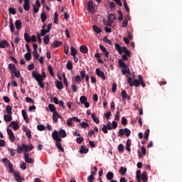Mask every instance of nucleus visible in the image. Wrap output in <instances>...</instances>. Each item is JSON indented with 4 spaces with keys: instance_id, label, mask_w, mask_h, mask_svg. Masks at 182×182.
I'll list each match as a JSON object with an SVG mask.
<instances>
[{
    "instance_id": "1",
    "label": "nucleus",
    "mask_w": 182,
    "mask_h": 182,
    "mask_svg": "<svg viewBox=\"0 0 182 182\" xmlns=\"http://www.w3.org/2000/svg\"><path fill=\"white\" fill-rule=\"evenodd\" d=\"M136 75L134 74H132V78L130 77H127V82L129 85L131 87H133V86H135V87H139V86H142V87H144L146 86V82L144 80H143V77L141 75H138V80L134 79Z\"/></svg>"
},
{
    "instance_id": "2",
    "label": "nucleus",
    "mask_w": 182,
    "mask_h": 182,
    "mask_svg": "<svg viewBox=\"0 0 182 182\" xmlns=\"http://www.w3.org/2000/svg\"><path fill=\"white\" fill-rule=\"evenodd\" d=\"M52 137L57 141L55 143L56 148L58 149V151H62V153H65V149L62 146V144H60V141H62V138L58 134V131L55 130L52 133Z\"/></svg>"
},
{
    "instance_id": "3",
    "label": "nucleus",
    "mask_w": 182,
    "mask_h": 182,
    "mask_svg": "<svg viewBox=\"0 0 182 182\" xmlns=\"http://www.w3.org/2000/svg\"><path fill=\"white\" fill-rule=\"evenodd\" d=\"M118 66L119 68H122V75H129V76H132V73H130V68L126 63H124V61L123 60L119 59L118 61Z\"/></svg>"
},
{
    "instance_id": "4",
    "label": "nucleus",
    "mask_w": 182,
    "mask_h": 182,
    "mask_svg": "<svg viewBox=\"0 0 182 182\" xmlns=\"http://www.w3.org/2000/svg\"><path fill=\"white\" fill-rule=\"evenodd\" d=\"M32 77L38 82V86L41 89H43L45 87V85L43 84V77L41 75V74H38V72L36 71H32Z\"/></svg>"
},
{
    "instance_id": "5",
    "label": "nucleus",
    "mask_w": 182,
    "mask_h": 182,
    "mask_svg": "<svg viewBox=\"0 0 182 182\" xmlns=\"http://www.w3.org/2000/svg\"><path fill=\"white\" fill-rule=\"evenodd\" d=\"M32 149H33V146L31 145L29 146L25 144H23L22 146H17V153L21 154L22 151H23V150H25V151H29L32 150Z\"/></svg>"
},
{
    "instance_id": "6",
    "label": "nucleus",
    "mask_w": 182,
    "mask_h": 182,
    "mask_svg": "<svg viewBox=\"0 0 182 182\" xmlns=\"http://www.w3.org/2000/svg\"><path fill=\"white\" fill-rule=\"evenodd\" d=\"M126 136V137H130V134H132V132L128 128L120 129L118 132V136L122 137V136Z\"/></svg>"
},
{
    "instance_id": "7",
    "label": "nucleus",
    "mask_w": 182,
    "mask_h": 182,
    "mask_svg": "<svg viewBox=\"0 0 182 182\" xmlns=\"http://www.w3.org/2000/svg\"><path fill=\"white\" fill-rule=\"evenodd\" d=\"M112 123L109 121H108L107 124H103L102 130L103 133H105V134H107V133H109L108 130H112Z\"/></svg>"
},
{
    "instance_id": "8",
    "label": "nucleus",
    "mask_w": 182,
    "mask_h": 182,
    "mask_svg": "<svg viewBox=\"0 0 182 182\" xmlns=\"http://www.w3.org/2000/svg\"><path fill=\"white\" fill-rule=\"evenodd\" d=\"M95 73L97 76L101 77L102 80H106V75H105V73L100 70V68H96Z\"/></svg>"
},
{
    "instance_id": "9",
    "label": "nucleus",
    "mask_w": 182,
    "mask_h": 182,
    "mask_svg": "<svg viewBox=\"0 0 182 182\" xmlns=\"http://www.w3.org/2000/svg\"><path fill=\"white\" fill-rule=\"evenodd\" d=\"M7 134L9 135V139L11 143H14V141H15V134H14L12 129H7Z\"/></svg>"
},
{
    "instance_id": "10",
    "label": "nucleus",
    "mask_w": 182,
    "mask_h": 182,
    "mask_svg": "<svg viewBox=\"0 0 182 182\" xmlns=\"http://www.w3.org/2000/svg\"><path fill=\"white\" fill-rule=\"evenodd\" d=\"M58 119H63V117H61V115H60L59 112H55L53 113V116H52V119L53 121V123H58Z\"/></svg>"
},
{
    "instance_id": "11",
    "label": "nucleus",
    "mask_w": 182,
    "mask_h": 182,
    "mask_svg": "<svg viewBox=\"0 0 182 182\" xmlns=\"http://www.w3.org/2000/svg\"><path fill=\"white\" fill-rule=\"evenodd\" d=\"M41 7V1L39 0L36 1V5H33V11L34 14H38L39 12V8Z\"/></svg>"
},
{
    "instance_id": "12",
    "label": "nucleus",
    "mask_w": 182,
    "mask_h": 182,
    "mask_svg": "<svg viewBox=\"0 0 182 182\" xmlns=\"http://www.w3.org/2000/svg\"><path fill=\"white\" fill-rule=\"evenodd\" d=\"M14 176L16 181H23V177L21 176L19 172L15 171Z\"/></svg>"
},
{
    "instance_id": "13",
    "label": "nucleus",
    "mask_w": 182,
    "mask_h": 182,
    "mask_svg": "<svg viewBox=\"0 0 182 182\" xmlns=\"http://www.w3.org/2000/svg\"><path fill=\"white\" fill-rule=\"evenodd\" d=\"M24 159H25V161L26 163H33V159L32 158L29 157V154L28 153H25L24 154Z\"/></svg>"
},
{
    "instance_id": "14",
    "label": "nucleus",
    "mask_w": 182,
    "mask_h": 182,
    "mask_svg": "<svg viewBox=\"0 0 182 182\" xmlns=\"http://www.w3.org/2000/svg\"><path fill=\"white\" fill-rule=\"evenodd\" d=\"M30 0H24V6H23V9L25 11H29L31 9V6H30Z\"/></svg>"
},
{
    "instance_id": "15",
    "label": "nucleus",
    "mask_w": 182,
    "mask_h": 182,
    "mask_svg": "<svg viewBox=\"0 0 182 182\" xmlns=\"http://www.w3.org/2000/svg\"><path fill=\"white\" fill-rule=\"evenodd\" d=\"M140 178L142 181H147V180H149V175H147V172L144 171L141 175Z\"/></svg>"
},
{
    "instance_id": "16",
    "label": "nucleus",
    "mask_w": 182,
    "mask_h": 182,
    "mask_svg": "<svg viewBox=\"0 0 182 182\" xmlns=\"http://www.w3.org/2000/svg\"><path fill=\"white\" fill-rule=\"evenodd\" d=\"M8 48V46H9V43L8 41H6V40H3L1 41H0V48Z\"/></svg>"
},
{
    "instance_id": "17",
    "label": "nucleus",
    "mask_w": 182,
    "mask_h": 182,
    "mask_svg": "<svg viewBox=\"0 0 182 182\" xmlns=\"http://www.w3.org/2000/svg\"><path fill=\"white\" fill-rule=\"evenodd\" d=\"M21 114L26 123H29V117H28V114L26 112L25 110H22Z\"/></svg>"
},
{
    "instance_id": "18",
    "label": "nucleus",
    "mask_w": 182,
    "mask_h": 182,
    "mask_svg": "<svg viewBox=\"0 0 182 182\" xmlns=\"http://www.w3.org/2000/svg\"><path fill=\"white\" fill-rule=\"evenodd\" d=\"M15 26L17 31L21 30V28H22V21H21L20 20H16L15 21Z\"/></svg>"
},
{
    "instance_id": "19",
    "label": "nucleus",
    "mask_w": 182,
    "mask_h": 182,
    "mask_svg": "<svg viewBox=\"0 0 182 182\" xmlns=\"http://www.w3.org/2000/svg\"><path fill=\"white\" fill-rule=\"evenodd\" d=\"M115 49L118 50L119 55L123 54V47H122V46H119V43L115 44Z\"/></svg>"
},
{
    "instance_id": "20",
    "label": "nucleus",
    "mask_w": 182,
    "mask_h": 182,
    "mask_svg": "<svg viewBox=\"0 0 182 182\" xmlns=\"http://www.w3.org/2000/svg\"><path fill=\"white\" fill-rule=\"evenodd\" d=\"M55 84L57 89H58L59 90H60V89H63V83H62L61 81L57 80L55 81Z\"/></svg>"
},
{
    "instance_id": "21",
    "label": "nucleus",
    "mask_w": 182,
    "mask_h": 182,
    "mask_svg": "<svg viewBox=\"0 0 182 182\" xmlns=\"http://www.w3.org/2000/svg\"><path fill=\"white\" fill-rule=\"evenodd\" d=\"M73 80H75V82H76V83H78V85H80V83H82V77L80 75H76L75 77H73Z\"/></svg>"
},
{
    "instance_id": "22",
    "label": "nucleus",
    "mask_w": 182,
    "mask_h": 182,
    "mask_svg": "<svg viewBox=\"0 0 182 182\" xmlns=\"http://www.w3.org/2000/svg\"><path fill=\"white\" fill-rule=\"evenodd\" d=\"M4 122H12V114H6L4 116Z\"/></svg>"
},
{
    "instance_id": "23",
    "label": "nucleus",
    "mask_w": 182,
    "mask_h": 182,
    "mask_svg": "<svg viewBox=\"0 0 182 182\" xmlns=\"http://www.w3.org/2000/svg\"><path fill=\"white\" fill-rule=\"evenodd\" d=\"M9 69L11 70V73H14V72L17 70L16 65H15V64H9Z\"/></svg>"
},
{
    "instance_id": "24",
    "label": "nucleus",
    "mask_w": 182,
    "mask_h": 182,
    "mask_svg": "<svg viewBox=\"0 0 182 182\" xmlns=\"http://www.w3.org/2000/svg\"><path fill=\"white\" fill-rule=\"evenodd\" d=\"M48 109H49L50 112H51V113H55V112H58L56 110V107H55L53 105V104L48 105Z\"/></svg>"
},
{
    "instance_id": "25",
    "label": "nucleus",
    "mask_w": 182,
    "mask_h": 182,
    "mask_svg": "<svg viewBox=\"0 0 182 182\" xmlns=\"http://www.w3.org/2000/svg\"><path fill=\"white\" fill-rule=\"evenodd\" d=\"M119 173H120L122 176H124V174H126V173H127V168L124 167V166H122V167L119 168Z\"/></svg>"
},
{
    "instance_id": "26",
    "label": "nucleus",
    "mask_w": 182,
    "mask_h": 182,
    "mask_svg": "<svg viewBox=\"0 0 182 182\" xmlns=\"http://www.w3.org/2000/svg\"><path fill=\"white\" fill-rule=\"evenodd\" d=\"M87 151H89V150L86 149V146H80V153L81 154H86V153H87Z\"/></svg>"
},
{
    "instance_id": "27",
    "label": "nucleus",
    "mask_w": 182,
    "mask_h": 182,
    "mask_svg": "<svg viewBox=\"0 0 182 182\" xmlns=\"http://www.w3.org/2000/svg\"><path fill=\"white\" fill-rule=\"evenodd\" d=\"M66 68L68 70H72L73 69V63H72V61L68 60L67 64H66Z\"/></svg>"
},
{
    "instance_id": "28",
    "label": "nucleus",
    "mask_w": 182,
    "mask_h": 182,
    "mask_svg": "<svg viewBox=\"0 0 182 182\" xmlns=\"http://www.w3.org/2000/svg\"><path fill=\"white\" fill-rule=\"evenodd\" d=\"M58 134H59L60 137L65 139V137H66V131H65V129H60L58 132Z\"/></svg>"
},
{
    "instance_id": "29",
    "label": "nucleus",
    "mask_w": 182,
    "mask_h": 182,
    "mask_svg": "<svg viewBox=\"0 0 182 182\" xmlns=\"http://www.w3.org/2000/svg\"><path fill=\"white\" fill-rule=\"evenodd\" d=\"M115 20H116V16H114V14H109V16H108L109 22L113 23L114 22Z\"/></svg>"
},
{
    "instance_id": "30",
    "label": "nucleus",
    "mask_w": 182,
    "mask_h": 182,
    "mask_svg": "<svg viewBox=\"0 0 182 182\" xmlns=\"http://www.w3.org/2000/svg\"><path fill=\"white\" fill-rule=\"evenodd\" d=\"M24 40L26 41V42H27V43H31V36H29V33H24Z\"/></svg>"
},
{
    "instance_id": "31",
    "label": "nucleus",
    "mask_w": 182,
    "mask_h": 182,
    "mask_svg": "<svg viewBox=\"0 0 182 182\" xmlns=\"http://www.w3.org/2000/svg\"><path fill=\"white\" fill-rule=\"evenodd\" d=\"M107 180H113V177H114V174H113V172L109 171L106 175Z\"/></svg>"
},
{
    "instance_id": "32",
    "label": "nucleus",
    "mask_w": 182,
    "mask_h": 182,
    "mask_svg": "<svg viewBox=\"0 0 182 182\" xmlns=\"http://www.w3.org/2000/svg\"><path fill=\"white\" fill-rule=\"evenodd\" d=\"M70 55L71 56H76V55H77V50H76V48L75 47H70Z\"/></svg>"
},
{
    "instance_id": "33",
    "label": "nucleus",
    "mask_w": 182,
    "mask_h": 182,
    "mask_svg": "<svg viewBox=\"0 0 182 182\" xmlns=\"http://www.w3.org/2000/svg\"><path fill=\"white\" fill-rule=\"evenodd\" d=\"M62 43L59 41H54L53 43L51 45L52 48H59Z\"/></svg>"
},
{
    "instance_id": "34",
    "label": "nucleus",
    "mask_w": 182,
    "mask_h": 182,
    "mask_svg": "<svg viewBox=\"0 0 182 182\" xmlns=\"http://www.w3.org/2000/svg\"><path fill=\"white\" fill-rule=\"evenodd\" d=\"M11 124L13 125L14 130H18L19 129V124H18V122L12 121Z\"/></svg>"
},
{
    "instance_id": "35",
    "label": "nucleus",
    "mask_w": 182,
    "mask_h": 182,
    "mask_svg": "<svg viewBox=\"0 0 182 182\" xmlns=\"http://www.w3.org/2000/svg\"><path fill=\"white\" fill-rule=\"evenodd\" d=\"M48 69L50 75L51 76H55V72H53V67H52L50 65H48Z\"/></svg>"
},
{
    "instance_id": "36",
    "label": "nucleus",
    "mask_w": 182,
    "mask_h": 182,
    "mask_svg": "<svg viewBox=\"0 0 182 182\" xmlns=\"http://www.w3.org/2000/svg\"><path fill=\"white\" fill-rule=\"evenodd\" d=\"M87 9L90 14H92V0H89L87 5Z\"/></svg>"
},
{
    "instance_id": "37",
    "label": "nucleus",
    "mask_w": 182,
    "mask_h": 182,
    "mask_svg": "<svg viewBox=\"0 0 182 182\" xmlns=\"http://www.w3.org/2000/svg\"><path fill=\"white\" fill-rule=\"evenodd\" d=\"M80 50L82 53H87V47L85 46H81Z\"/></svg>"
},
{
    "instance_id": "38",
    "label": "nucleus",
    "mask_w": 182,
    "mask_h": 182,
    "mask_svg": "<svg viewBox=\"0 0 182 182\" xmlns=\"http://www.w3.org/2000/svg\"><path fill=\"white\" fill-rule=\"evenodd\" d=\"M123 52L126 56H130V50H127V48L124 46L122 47V53Z\"/></svg>"
},
{
    "instance_id": "39",
    "label": "nucleus",
    "mask_w": 182,
    "mask_h": 182,
    "mask_svg": "<svg viewBox=\"0 0 182 182\" xmlns=\"http://www.w3.org/2000/svg\"><path fill=\"white\" fill-rule=\"evenodd\" d=\"M24 58L26 59V60H32V55L31 54V53H26L25 55H24Z\"/></svg>"
},
{
    "instance_id": "40",
    "label": "nucleus",
    "mask_w": 182,
    "mask_h": 182,
    "mask_svg": "<svg viewBox=\"0 0 182 182\" xmlns=\"http://www.w3.org/2000/svg\"><path fill=\"white\" fill-rule=\"evenodd\" d=\"M92 29L96 32V33H102V29L95 25L92 26Z\"/></svg>"
},
{
    "instance_id": "41",
    "label": "nucleus",
    "mask_w": 182,
    "mask_h": 182,
    "mask_svg": "<svg viewBox=\"0 0 182 182\" xmlns=\"http://www.w3.org/2000/svg\"><path fill=\"white\" fill-rule=\"evenodd\" d=\"M92 119L95 123H97V124H99L100 123V120H99V118L96 117L95 114H92Z\"/></svg>"
},
{
    "instance_id": "42",
    "label": "nucleus",
    "mask_w": 182,
    "mask_h": 182,
    "mask_svg": "<svg viewBox=\"0 0 182 182\" xmlns=\"http://www.w3.org/2000/svg\"><path fill=\"white\" fill-rule=\"evenodd\" d=\"M43 43L45 45H49V36L46 35L43 38Z\"/></svg>"
},
{
    "instance_id": "43",
    "label": "nucleus",
    "mask_w": 182,
    "mask_h": 182,
    "mask_svg": "<svg viewBox=\"0 0 182 182\" xmlns=\"http://www.w3.org/2000/svg\"><path fill=\"white\" fill-rule=\"evenodd\" d=\"M41 22L43 23L46 22V19H47L46 14L42 13L41 15Z\"/></svg>"
},
{
    "instance_id": "44",
    "label": "nucleus",
    "mask_w": 182,
    "mask_h": 182,
    "mask_svg": "<svg viewBox=\"0 0 182 182\" xmlns=\"http://www.w3.org/2000/svg\"><path fill=\"white\" fill-rule=\"evenodd\" d=\"M71 89H72L73 93H76V92H77V86L76 85V84L75 82H73L71 85Z\"/></svg>"
},
{
    "instance_id": "45",
    "label": "nucleus",
    "mask_w": 182,
    "mask_h": 182,
    "mask_svg": "<svg viewBox=\"0 0 182 182\" xmlns=\"http://www.w3.org/2000/svg\"><path fill=\"white\" fill-rule=\"evenodd\" d=\"M7 114H12V107L7 105L6 107Z\"/></svg>"
},
{
    "instance_id": "46",
    "label": "nucleus",
    "mask_w": 182,
    "mask_h": 182,
    "mask_svg": "<svg viewBox=\"0 0 182 182\" xmlns=\"http://www.w3.org/2000/svg\"><path fill=\"white\" fill-rule=\"evenodd\" d=\"M118 21H119V22H122V21H123V13L122 12V11L118 10Z\"/></svg>"
},
{
    "instance_id": "47",
    "label": "nucleus",
    "mask_w": 182,
    "mask_h": 182,
    "mask_svg": "<svg viewBox=\"0 0 182 182\" xmlns=\"http://www.w3.org/2000/svg\"><path fill=\"white\" fill-rule=\"evenodd\" d=\"M63 79L64 85L67 87L69 86V83L68 82V79H66V75L65 73H63Z\"/></svg>"
},
{
    "instance_id": "48",
    "label": "nucleus",
    "mask_w": 182,
    "mask_h": 182,
    "mask_svg": "<svg viewBox=\"0 0 182 182\" xmlns=\"http://www.w3.org/2000/svg\"><path fill=\"white\" fill-rule=\"evenodd\" d=\"M80 102L83 105L84 103L87 102V98L85 96H81L80 98Z\"/></svg>"
},
{
    "instance_id": "49",
    "label": "nucleus",
    "mask_w": 182,
    "mask_h": 182,
    "mask_svg": "<svg viewBox=\"0 0 182 182\" xmlns=\"http://www.w3.org/2000/svg\"><path fill=\"white\" fill-rule=\"evenodd\" d=\"M117 150L119 153H123L124 150V146H123V144H120L118 146Z\"/></svg>"
},
{
    "instance_id": "50",
    "label": "nucleus",
    "mask_w": 182,
    "mask_h": 182,
    "mask_svg": "<svg viewBox=\"0 0 182 182\" xmlns=\"http://www.w3.org/2000/svg\"><path fill=\"white\" fill-rule=\"evenodd\" d=\"M117 89V84L116 82L112 83V93H116Z\"/></svg>"
},
{
    "instance_id": "51",
    "label": "nucleus",
    "mask_w": 182,
    "mask_h": 182,
    "mask_svg": "<svg viewBox=\"0 0 182 182\" xmlns=\"http://www.w3.org/2000/svg\"><path fill=\"white\" fill-rule=\"evenodd\" d=\"M58 12H55L54 14V23H55V25H58L59 20L58 19Z\"/></svg>"
},
{
    "instance_id": "52",
    "label": "nucleus",
    "mask_w": 182,
    "mask_h": 182,
    "mask_svg": "<svg viewBox=\"0 0 182 182\" xmlns=\"http://www.w3.org/2000/svg\"><path fill=\"white\" fill-rule=\"evenodd\" d=\"M150 135V129H146L144 133V139L149 140V136Z\"/></svg>"
},
{
    "instance_id": "53",
    "label": "nucleus",
    "mask_w": 182,
    "mask_h": 182,
    "mask_svg": "<svg viewBox=\"0 0 182 182\" xmlns=\"http://www.w3.org/2000/svg\"><path fill=\"white\" fill-rule=\"evenodd\" d=\"M26 136L28 138V139H32V132L31 131V129H28L26 131Z\"/></svg>"
},
{
    "instance_id": "54",
    "label": "nucleus",
    "mask_w": 182,
    "mask_h": 182,
    "mask_svg": "<svg viewBox=\"0 0 182 182\" xmlns=\"http://www.w3.org/2000/svg\"><path fill=\"white\" fill-rule=\"evenodd\" d=\"M124 8L127 11V12H130V9H129V6L127 5V2L126 0H124Z\"/></svg>"
},
{
    "instance_id": "55",
    "label": "nucleus",
    "mask_w": 182,
    "mask_h": 182,
    "mask_svg": "<svg viewBox=\"0 0 182 182\" xmlns=\"http://www.w3.org/2000/svg\"><path fill=\"white\" fill-rule=\"evenodd\" d=\"M127 119H126V117H123L122 118V125L127 126Z\"/></svg>"
},
{
    "instance_id": "56",
    "label": "nucleus",
    "mask_w": 182,
    "mask_h": 182,
    "mask_svg": "<svg viewBox=\"0 0 182 182\" xmlns=\"http://www.w3.org/2000/svg\"><path fill=\"white\" fill-rule=\"evenodd\" d=\"M110 116H112V112H110L104 114V117H106L107 120H109V119H110Z\"/></svg>"
},
{
    "instance_id": "57",
    "label": "nucleus",
    "mask_w": 182,
    "mask_h": 182,
    "mask_svg": "<svg viewBox=\"0 0 182 182\" xmlns=\"http://www.w3.org/2000/svg\"><path fill=\"white\" fill-rule=\"evenodd\" d=\"M9 11L11 15H16V10H15L14 8L11 7L9 9Z\"/></svg>"
},
{
    "instance_id": "58",
    "label": "nucleus",
    "mask_w": 182,
    "mask_h": 182,
    "mask_svg": "<svg viewBox=\"0 0 182 182\" xmlns=\"http://www.w3.org/2000/svg\"><path fill=\"white\" fill-rule=\"evenodd\" d=\"M25 100L27 103H35V101H33V100L29 97H26Z\"/></svg>"
},
{
    "instance_id": "59",
    "label": "nucleus",
    "mask_w": 182,
    "mask_h": 182,
    "mask_svg": "<svg viewBox=\"0 0 182 182\" xmlns=\"http://www.w3.org/2000/svg\"><path fill=\"white\" fill-rule=\"evenodd\" d=\"M13 73L16 77H21V72L19 70H16Z\"/></svg>"
},
{
    "instance_id": "60",
    "label": "nucleus",
    "mask_w": 182,
    "mask_h": 182,
    "mask_svg": "<svg viewBox=\"0 0 182 182\" xmlns=\"http://www.w3.org/2000/svg\"><path fill=\"white\" fill-rule=\"evenodd\" d=\"M127 25H129V21L127 19H124L122 22V28H127Z\"/></svg>"
},
{
    "instance_id": "61",
    "label": "nucleus",
    "mask_w": 182,
    "mask_h": 182,
    "mask_svg": "<svg viewBox=\"0 0 182 182\" xmlns=\"http://www.w3.org/2000/svg\"><path fill=\"white\" fill-rule=\"evenodd\" d=\"M121 95L123 99H127V93L126 92V90H122L121 92Z\"/></svg>"
},
{
    "instance_id": "62",
    "label": "nucleus",
    "mask_w": 182,
    "mask_h": 182,
    "mask_svg": "<svg viewBox=\"0 0 182 182\" xmlns=\"http://www.w3.org/2000/svg\"><path fill=\"white\" fill-rule=\"evenodd\" d=\"M37 129L39 130V132H43V130H45V127L42 124H40L37 126Z\"/></svg>"
},
{
    "instance_id": "63",
    "label": "nucleus",
    "mask_w": 182,
    "mask_h": 182,
    "mask_svg": "<svg viewBox=\"0 0 182 182\" xmlns=\"http://www.w3.org/2000/svg\"><path fill=\"white\" fill-rule=\"evenodd\" d=\"M46 33H48V32L46 31V29H41L40 36H45V35H46Z\"/></svg>"
},
{
    "instance_id": "64",
    "label": "nucleus",
    "mask_w": 182,
    "mask_h": 182,
    "mask_svg": "<svg viewBox=\"0 0 182 182\" xmlns=\"http://www.w3.org/2000/svg\"><path fill=\"white\" fill-rule=\"evenodd\" d=\"M33 55L34 56L35 58L39 59V54L38 53V50H33Z\"/></svg>"
}]
</instances>
